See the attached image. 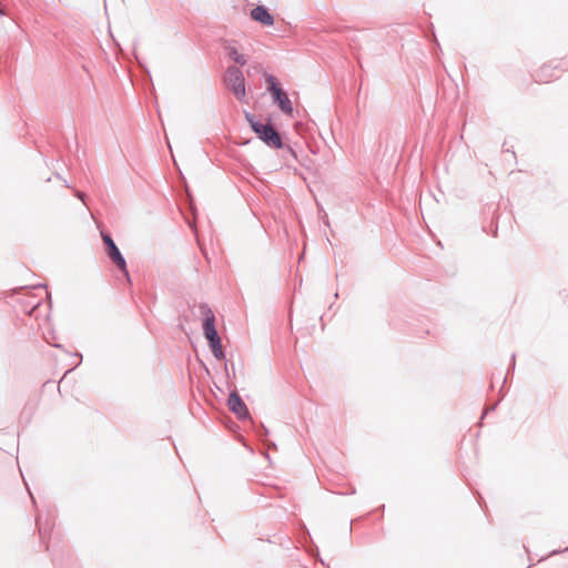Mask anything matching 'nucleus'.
I'll use <instances>...</instances> for the list:
<instances>
[{"mask_svg":"<svg viewBox=\"0 0 568 568\" xmlns=\"http://www.w3.org/2000/svg\"><path fill=\"white\" fill-rule=\"evenodd\" d=\"M253 20L261 22L264 26H272L274 23L273 17L266 10V8L258 6L251 11Z\"/></svg>","mask_w":568,"mask_h":568,"instance_id":"6e6552de","label":"nucleus"},{"mask_svg":"<svg viewBox=\"0 0 568 568\" xmlns=\"http://www.w3.org/2000/svg\"><path fill=\"white\" fill-rule=\"evenodd\" d=\"M265 80L267 83V90L272 94L273 102L278 105L280 110L283 113L292 115L293 104L290 98L287 97L286 92L280 88L277 79L272 74H267L265 77Z\"/></svg>","mask_w":568,"mask_h":568,"instance_id":"f03ea898","label":"nucleus"},{"mask_svg":"<svg viewBox=\"0 0 568 568\" xmlns=\"http://www.w3.org/2000/svg\"><path fill=\"white\" fill-rule=\"evenodd\" d=\"M77 196H78L79 199L83 200L84 194H83V193H81V192H77Z\"/></svg>","mask_w":568,"mask_h":568,"instance_id":"9b49d317","label":"nucleus"},{"mask_svg":"<svg viewBox=\"0 0 568 568\" xmlns=\"http://www.w3.org/2000/svg\"><path fill=\"white\" fill-rule=\"evenodd\" d=\"M477 500V505L478 507L484 511L485 510V507L483 506V504L480 501H483L484 499H476Z\"/></svg>","mask_w":568,"mask_h":568,"instance_id":"9d476101","label":"nucleus"},{"mask_svg":"<svg viewBox=\"0 0 568 568\" xmlns=\"http://www.w3.org/2000/svg\"><path fill=\"white\" fill-rule=\"evenodd\" d=\"M102 240L106 246V252L109 257L115 263V265L124 273L126 278H130L129 272L126 270V263L114 241L111 239L109 234H102Z\"/></svg>","mask_w":568,"mask_h":568,"instance_id":"423d86ee","label":"nucleus"},{"mask_svg":"<svg viewBox=\"0 0 568 568\" xmlns=\"http://www.w3.org/2000/svg\"><path fill=\"white\" fill-rule=\"evenodd\" d=\"M227 406L240 419L248 417L247 407L236 392L230 394Z\"/></svg>","mask_w":568,"mask_h":568,"instance_id":"0eeeda50","label":"nucleus"},{"mask_svg":"<svg viewBox=\"0 0 568 568\" xmlns=\"http://www.w3.org/2000/svg\"><path fill=\"white\" fill-rule=\"evenodd\" d=\"M224 82L226 87L233 92L237 100H245V80L242 71L239 68H227L224 77Z\"/></svg>","mask_w":568,"mask_h":568,"instance_id":"20e7f679","label":"nucleus"},{"mask_svg":"<svg viewBox=\"0 0 568 568\" xmlns=\"http://www.w3.org/2000/svg\"><path fill=\"white\" fill-rule=\"evenodd\" d=\"M201 315L204 317L203 331L214 357L217 359L224 358V352L221 345V338L215 328V316L207 305L200 306Z\"/></svg>","mask_w":568,"mask_h":568,"instance_id":"f257e3e1","label":"nucleus"},{"mask_svg":"<svg viewBox=\"0 0 568 568\" xmlns=\"http://www.w3.org/2000/svg\"><path fill=\"white\" fill-rule=\"evenodd\" d=\"M247 120L251 124L252 130L257 134V136L265 142L268 146L281 149L283 143L280 134L271 124H264L257 121L250 115H247Z\"/></svg>","mask_w":568,"mask_h":568,"instance_id":"7ed1b4c3","label":"nucleus"},{"mask_svg":"<svg viewBox=\"0 0 568 568\" xmlns=\"http://www.w3.org/2000/svg\"><path fill=\"white\" fill-rule=\"evenodd\" d=\"M0 14H3V12L0 10Z\"/></svg>","mask_w":568,"mask_h":568,"instance_id":"f8f14e48","label":"nucleus"},{"mask_svg":"<svg viewBox=\"0 0 568 568\" xmlns=\"http://www.w3.org/2000/svg\"><path fill=\"white\" fill-rule=\"evenodd\" d=\"M226 51H227V54L229 57L235 62V63H239L241 65H244L246 64V59L244 58L243 54H241L237 49L231 44H229L226 47Z\"/></svg>","mask_w":568,"mask_h":568,"instance_id":"1a4fd4ad","label":"nucleus"},{"mask_svg":"<svg viewBox=\"0 0 568 568\" xmlns=\"http://www.w3.org/2000/svg\"><path fill=\"white\" fill-rule=\"evenodd\" d=\"M31 504L36 510V523L39 530L40 538L43 544H45V550H50V544L45 541L47 536H50L53 523L51 521V514L48 513L47 515L43 514V511L40 509L37 499H31Z\"/></svg>","mask_w":568,"mask_h":568,"instance_id":"39448f33","label":"nucleus"}]
</instances>
